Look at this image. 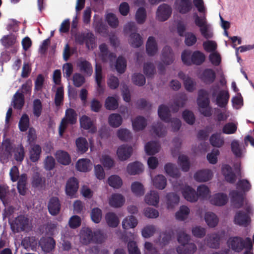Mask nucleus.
Masks as SVG:
<instances>
[{
  "instance_id": "obj_5",
  "label": "nucleus",
  "mask_w": 254,
  "mask_h": 254,
  "mask_svg": "<svg viewBox=\"0 0 254 254\" xmlns=\"http://www.w3.org/2000/svg\"><path fill=\"white\" fill-rule=\"evenodd\" d=\"M75 42L82 45L85 44L86 47L88 49H93L96 45V38L90 32L77 33L74 36Z\"/></svg>"
},
{
  "instance_id": "obj_38",
  "label": "nucleus",
  "mask_w": 254,
  "mask_h": 254,
  "mask_svg": "<svg viewBox=\"0 0 254 254\" xmlns=\"http://www.w3.org/2000/svg\"><path fill=\"white\" fill-rule=\"evenodd\" d=\"M187 97L185 95L179 96L175 101L173 104L171 106L170 108L174 113L177 112L180 107H183L186 104Z\"/></svg>"
},
{
  "instance_id": "obj_31",
  "label": "nucleus",
  "mask_w": 254,
  "mask_h": 254,
  "mask_svg": "<svg viewBox=\"0 0 254 254\" xmlns=\"http://www.w3.org/2000/svg\"><path fill=\"white\" fill-rule=\"evenodd\" d=\"M127 172L131 175L139 174L143 171V165L139 162L129 163L127 168Z\"/></svg>"
},
{
  "instance_id": "obj_44",
  "label": "nucleus",
  "mask_w": 254,
  "mask_h": 254,
  "mask_svg": "<svg viewBox=\"0 0 254 254\" xmlns=\"http://www.w3.org/2000/svg\"><path fill=\"white\" fill-rule=\"evenodd\" d=\"M166 199L167 207L169 209L173 208L175 205L179 203L180 201L179 196L174 192L168 193L166 195Z\"/></svg>"
},
{
  "instance_id": "obj_62",
  "label": "nucleus",
  "mask_w": 254,
  "mask_h": 254,
  "mask_svg": "<svg viewBox=\"0 0 254 254\" xmlns=\"http://www.w3.org/2000/svg\"><path fill=\"white\" fill-rule=\"evenodd\" d=\"M21 244L25 249L31 248L32 250L36 247L37 242L33 237H25L22 240Z\"/></svg>"
},
{
  "instance_id": "obj_48",
  "label": "nucleus",
  "mask_w": 254,
  "mask_h": 254,
  "mask_svg": "<svg viewBox=\"0 0 254 254\" xmlns=\"http://www.w3.org/2000/svg\"><path fill=\"white\" fill-rule=\"evenodd\" d=\"M123 119L119 114H112L108 118L109 124L113 127H118L121 125Z\"/></svg>"
},
{
  "instance_id": "obj_21",
  "label": "nucleus",
  "mask_w": 254,
  "mask_h": 254,
  "mask_svg": "<svg viewBox=\"0 0 254 254\" xmlns=\"http://www.w3.org/2000/svg\"><path fill=\"white\" fill-rule=\"evenodd\" d=\"M80 127L84 129H89L91 133H95L97 130L91 118L86 115L82 116L79 120Z\"/></svg>"
},
{
  "instance_id": "obj_41",
  "label": "nucleus",
  "mask_w": 254,
  "mask_h": 254,
  "mask_svg": "<svg viewBox=\"0 0 254 254\" xmlns=\"http://www.w3.org/2000/svg\"><path fill=\"white\" fill-rule=\"evenodd\" d=\"M56 158L58 162L64 165H67L71 162L69 155L64 151H58L56 153Z\"/></svg>"
},
{
  "instance_id": "obj_7",
  "label": "nucleus",
  "mask_w": 254,
  "mask_h": 254,
  "mask_svg": "<svg viewBox=\"0 0 254 254\" xmlns=\"http://www.w3.org/2000/svg\"><path fill=\"white\" fill-rule=\"evenodd\" d=\"M10 227L15 233L28 230L30 227L29 219L24 215H20L10 224Z\"/></svg>"
},
{
  "instance_id": "obj_9",
  "label": "nucleus",
  "mask_w": 254,
  "mask_h": 254,
  "mask_svg": "<svg viewBox=\"0 0 254 254\" xmlns=\"http://www.w3.org/2000/svg\"><path fill=\"white\" fill-rule=\"evenodd\" d=\"M61 209V203L59 198L56 196L51 197L48 203L49 213L52 216H56L60 212Z\"/></svg>"
},
{
  "instance_id": "obj_40",
  "label": "nucleus",
  "mask_w": 254,
  "mask_h": 254,
  "mask_svg": "<svg viewBox=\"0 0 254 254\" xmlns=\"http://www.w3.org/2000/svg\"><path fill=\"white\" fill-rule=\"evenodd\" d=\"M164 169L166 173L171 177L178 178L180 176V171L175 164L171 163H167L165 165Z\"/></svg>"
},
{
  "instance_id": "obj_61",
  "label": "nucleus",
  "mask_w": 254,
  "mask_h": 254,
  "mask_svg": "<svg viewBox=\"0 0 254 254\" xmlns=\"http://www.w3.org/2000/svg\"><path fill=\"white\" fill-rule=\"evenodd\" d=\"M29 126V117L26 114H23L19 122V128L20 131H25L27 130Z\"/></svg>"
},
{
  "instance_id": "obj_58",
  "label": "nucleus",
  "mask_w": 254,
  "mask_h": 254,
  "mask_svg": "<svg viewBox=\"0 0 254 254\" xmlns=\"http://www.w3.org/2000/svg\"><path fill=\"white\" fill-rule=\"evenodd\" d=\"M108 182L110 186L116 189L120 188L123 184L122 179L117 175L111 176L108 178Z\"/></svg>"
},
{
  "instance_id": "obj_43",
  "label": "nucleus",
  "mask_w": 254,
  "mask_h": 254,
  "mask_svg": "<svg viewBox=\"0 0 254 254\" xmlns=\"http://www.w3.org/2000/svg\"><path fill=\"white\" fill-rule=\"evenodd\" d=\"M105 219L108 225L110 227L116 228L120 223L119 219L114 212H108L105 215Z\"/></svg>"
},
{
  "instance_id": "obj_64",
  "label": "nucleus",
  "mask_w": 254,
  "mask_h": 254,
  "mask_svg": "<svg viewBox=\"0 0 254 254\" xmlns=\"http://www.w3.org/2000/svg\"><path fill=\"white\" fill-rule=\"evenodd\" d=\"M237 129V125L233 123H228L226 124L223 127L222 132L224 134H231L235 133Z\"/></svg>"
},
{
  "instance_id": "obj_30",
  "label": "nucleus",
  "mask_w": 254,
  "mask_h": 254,
  "mask_svg": "<svg viewBox=\"0 0 254 254\" xmlns=\"http://www.w3.org/2000/svg\"><path fill=\"white\" fill-rule=\"evenodd\" d=\"M92 164L89 159H81L76 164V168L80 172H86L92 168Z\"/></svg>"
},
{
  "instance_id": "obj_8",
  "label": "nucleus",
  "mask_w": 254,
  "mask_h": 254,
  "mask_svg": "<svg viewBox=\"0 0 254 254\" xmlns=\"http://www.w3.org/2000/svg\"><path fill=\"white\" fill-rule=\"evenodd\" d=\"M251 222V218L249 214L243 210H239L234 216V222L235 224L247 227Z\"/></svg>"
},
{
  "instance_id": "obj_36",
  "label": "nucleus",
  "mask_w": 254,
  "mask_h": 254,
  "mask_svg": "<svg viewBox=\"0 0 254 254\" xmlns=\"http://www.w3.org/2000/svg\"><path fill=\"white\" fill-rule=\"evenodd\" d=\"M160 145L157 141H151L148 142L145 145V150L148 155H153L158 152Z\"/></svg>"
},
{
  "instance_id": "obj_1",
  "label": "nucleus",
  "mask_w": 254,
  "mask_h": 254,
  "mask_svg": "<svg viewBox=\"0 0 254 254\" xmlns=\"http://www.w3.org/2000/svg\"><path fill=\"white\" fill-rule=\"evenodd\" d=\"M183 63L187 65L192 64L200 65L205 61L206 57L203 53L199 51H195L193 53L190 50H184L181 55Z\"/></svg>"
},
{
  "instance_id": "obj_26",
  "label": "nucleus",
  "mask_w": 254,
  "mask_h": 254,
  "mask_svg": "<svg viewBox=\"0 0 254 254\" xmlns=\"http://www.w3.org/2000/svg\"><path fill=\"white\" fill-rule=\"evenodd\" d=\"M212 176L211 171L209 170H202L196 172L194 175L195 180L199 182H207Z\"/></svg>"
},
{
  "instance_id": "obj_50",
  "label": "nucleus",
  "mask_w": 254,
  "mask_h": 254,
  "mask_svg": "<svg viewBox=\"0 0 254 254\" xmlns=\"http://www.w3.org/2000/svg\"><path fill=\"white\" fill-rule=\"evenodd\" d=\"M2 146L3 150L2 157H4V158L8 159L11 155V151L12 149V146L10 139L6 138L4 140L2 143Z\"/></svg>"
},
{
  "instance_id": "obj_27",
  "label": "nucleus",
  "mask_w": 254,
  "mask_h": 254,
  "mask_svg": "<svg viewBox=\"0 0 254 254\" xmlns=\"http://www.w3.org/2000/svg\"><path fill=\"white\" fill-rule=\"evenodd\" d=\"M146 51L148 55L150 56L155 55L157 52V44L153 36H150L148 38L146 44Z\"/></svg>"
},
{
  "instance_id": "obj_46",
  "label": "nucleus",
  "mask_w": 254,
  "mask_h": 254,
  "mask_svg": "<svg viewBox=\"0 0 254 254\" xmlns=\"http://www.w3.org/2000/svg\"><path fill=\"white\" fill-rule=\"evenodd\" d=\"M205 221L210 227H215L218 223L217 216L213 212H208L205 214Z\"/></svg>"
},
{
  "instance_id": "obj_29",
  "label": "nucleus",
  "mask_w": 254,
  "mask_h": 254,
  "mask_svg": "<svg viewBox=\"0 0 254 254\" xmlns=\"http://www.w3.org/2000/svg\"><path fill=\"white\" fill-rule=\"evenodd\" d=\"M80 71L85 75L90 76L93 72V68L91 64L86 60L81 61L77 64Z\"/></svg>"
},
{
  "instance_id": "obj_6",
  "label": "nucleus",
  "mask_w": 254,
  "mask_h": 254,
  "mask_svg": "<svg viewBox=\"0 0 254 254\" xmlns=\"http://www.w3.org/2000/svg\"><path fill=\"white\" fill-rule=\"evenodd\" d=\"M193 16L195 24L200 28V31L202 36L206 39H210L213 37V33L208 30L206 15L203 14L199 17L197 13H194Z\"/></svg>"
},
{
  "instance_id": "obj_25",
  "label": "nucleus",
  "mask_w": 254,
  "mask_h": 254,
  "mask_svg": "<svg viewBox=\"0 0 254 254\" xmlns=\"http://www.w3.org/2000/svg\"><path fill=\"white\" fill-rule=\"evenodd\" d=\"M196 250V245L192 243L181 245L177 248L178 254H193Z\"/></svg>"
},
{
  "instance_id": "obj_49",
  "label": "nucleus",
  "mask_w": 254,
  "mask_h": 254,
  "mask_svg": "<svg viewBox=\"0 0 254 254\" xmlns=\"http://www.w3.org/2000/svg\"><path fill=\"white\" fill-rule=\"evenodd\" d=\"M209 141L213 146L216 147H221L224 143L223 138L218 133L212 134L210 137Z\"/></svg>"
},
{
  "instance_id": "obj_47",
  "label": "nucleus",
  "mask_w": 254,
  "mask_h": 254,
  "mask_svg": "<svg viewBox=\"0 0 254 254\" xmlns=\"http://www.w3.org/2000/svg\"><path fill=\"white\" fill-rule=\"evenodd\" d=\"M129 37V43L132 47L138 48L143 43L142 38L138 33L133 32L130 34Z\"/></svg>"
},
{
  "instance_id": "obj_13",
  "label": "nucleus",
  "mask_w": 254,
  "mask_h": 254,
  "mask_svg": "<svg viewBox=\"0 0 254 254\" xmlns=\"http://www.w3.org/2000/svg\"><path fill=\"white\" fill-rule=\"evenodd\" d=\"M199 78L205 84H210L215 81L216 73L212 69L206 68L200 75Z\"/></svg>"
},
{
  "instance_id": "obj_37",
  "label": "nucleus",
  "mask_w": 254,
  "mask_h": 254,
  "mask_svg": "<svg viewBox=\"0 0 254 254\" xmlns=\"http://www.w3.org/2000/svg\"><path fill=\"white\" fill-rule=\"evenodd\" d=\"M158 114L160 119L166 123H169L170 120V110L169 108L164 105L159 106Z\"/></svg>"
},
{
  "instance_id": "obj_35",
  "label": "nucleus",
  "mask_w": 254,
  "mask_h": 254,
  "mask_svg": "<svg viewBox=\"0 0 254 254\" xmlns=\"http://www.w3.org/2000/svg\"><path fill=\"white\" fill-rule=\"evenodd\" d=\"M125 201V198L122 194L114 193L109 200V204L112 207H120L124 204Z\"/></svg>"
},
{
  "instance_id": "obj_33",
  "label": "nucleus",
  "mask_w": 254,
  "mask_h": 254,
  "mask_svg": "<svg viewBox=\"0 0 254 254\" xmlns=\"http://www.w3.org/2000/svg\"><path fill=\"white\" fill-rule=\"evenodd\" d=\"M17 190L20 194L25 195L26 192V184L27 181V175L24 173L22 174L18 179Z\"/></svg>"
},
{
  "instance_id": "obj_54",
  "label": "nucleus",
  "mask_w": 254,
  "mask_h": 254,
  "mask_svg": "<svg viewBox=\"0 0 254 254\" xmlns=\"http://www.w3.org/2000/svg\"><path fill=\"white\" fill-rule=\"evenodd\" d=\"M190 213V209L188 207L182 205L180 209L175 214L176 218L177 220L183 221L185 220Z\"/></svg>"
},
{
  "instance_id": "obj_20",
  "label": "nucleus",
  "mask_w": 254,
  "mask_h": 254,
  "mask_svg": "<svg viewBox=\"0 0 254 254\" xmlns=\"http://www.w3.org/2000/svg\"><path fill=\"white\" fill-rule=\"evenodd\" d=\"M208 93L204 89H200L198 91L197 103L199 108H205L209 106L210 100L208 97Z\"/></svg>"
},
{
  "instance_id": "obj_2",
  "label": "nucleus",
  "mask_w": 254,
  "mask_h": 254,
  "mask_svg": "<svg viewBox=\"0 0 254 254\" xmlns=\"http://www.w3.org/2000/svg\"><path fill=\"white\" fill-rule=\"evenodd\" d=\"M81 239L83 244L88 245L93 243L101 244L103 242L105 237L100 230L92 232L89 228H84L81 231Z\"/></svg>"
},
{
  "instance_id": "obj_18",
  "label": "nucleus",
  "mask_w": 254,
  "mask_h": 254,
  "mask_svg": "<svg viewBox=\"0 0 254 254\" xmlns=\"http://www.w3.org/2000/svg\"><path fill=\"white\" fill-rule=\"evenodd\" d=\"M175 4L177 10L181 14H186L192 9L191 0H176Z\"/></svg>"
},
{
  "instance_id": "obj_15",
  "label": "nucleus",
  "mask_w": 254,
  "mask_h": 254,
  "mask_svg": "<svg viewBox=\"0 0 254 254\" xmlns=\"http://www.w3.org/2000/svg\"><path fill=\"white\" fill-rule=\"evenodd\" d=\"M132 152V148L131 146L123 144L118 148L117 154L120 160L124 161L130 157Z\"/></svg>"
},
{
  "instance_id": "obj_56",
  "label": "nucleus",
  "mask_w": 254,
  "mask_h": 254,
  "mask_svg": "<svg viewBox=\"0 0 254 254\" xmlns=\"http://www.w3.org/2000/svg\"><path fill=\"white\" fill-rule=\"evenodd\" d=\"M178 164L181 167L182 170L184 172H188L190 170V163L188 157L185 155H181L178 157Z\"/></svg>"
},
{
  "instance_id": "obj_4",
  "label": "nucleus",
  "mask_w": 254,
  "mask_h": 254,
  "mask_svg": "<svg viewBox=\"0 0 254 254\" xmlns=\"http://www.w3.org/2000/svg\"><path fill=\"white\" fill-rule=\"evenodd\" d=\"M77 119V114L75 111L72 108H68L65 112V116L62 119L59 127V133L60 136H62L68 124L74 125L76 124Z\"/></svg>"
},
{
  "instance_id": "obj_19",
  "label": "nucleus",
  "mask_w": 254,
  "mask_h": 254,
  "mask_svg": "<svg viewBox=\"0 0 254 254\" xmlns=\"http://www.w3.org/2000/svg\"><path fill=\"white\" fill-rule=\"evenodd\" d=\"M46 179L43 177L41 174L38 172H35L32 177L31 186L32 187L39 190L42 189L45 186Z\"/></svg>"
},
{
  "instance_id": "obj_16",
  "label": "nucleus",
  "mask_w": 254,
  "mask_h": 254,
  "mask_svg": "<svg viewBox=\"0 0 254 254\" xmlns=\"http://www.w3.org/2000/svg\"><path fill=\"white\" fill-rule=\"evenodd\" d=\"M230 94L227 90H222L219 92L216 98V102L220 108H225L229 102Z\"/></svg>"
},
{
  "instance_id": "obj_63",
  "label": "nucleus",
  "mask_w": 254,
  "mask_h": 254,
  "mask_svg": "<svg viewBox=\"0 0 254 254\" xmlns=\"http://www.w3.org/2000/svg\"><path fill=\"white\" fill-rule=\"evenodd\" d=\"M105 106L108 110H114L118 107V103L115 97H108L106 99Z\"/></svg>"
},
{
  "instance_id": "obj_3",
  "label": "nucleus",
  "mask_w": 254,
  "mask_h": 254,
  "mask_svg": "<svg viewBox=\"0 0 254 254\" xmlns=\"http://www.w3.org/2000/svg\"><path fill=\"white\" fill-rule=\"evenodd\" d=\"M228 247L236 253L241 252L244 249H253V245L251 239L247 237L244 240L239 236L231 237L227 242Z\"/></svg>"
},
{
  "instance_id": "obj_34",
  "label": "nucleus",
  "mask_w": 254,
  "mask_h": 254,
  "mask_svg": "<svg viewBox=\"0 0 254 254\" xmlns=\"http://www.w3.org/2000/svg\"><path fill=\"white\" fill-rule=\"evenodd\" d=\"M159 196L157 191L151 190L145 197V201L149 205L157 206L159 203Z\"/></svg>"
},
{
  "instance_id": "obj_60",
  "label": "nucleus",
  "mask_w": 254,
  "mask_h": 254,
  "mask_svg": "<svg viewBox=\"0 0 254 254\" xmlns=\"http://www.w3.org/2000/svg\"><path fill=\"white\" fill-rule=\"evenodd\" d=\"M25 150L22 144L16 147L14 150V159L17 162H21L25 157Z\"/></svg>"
},
{
  "instance_id": "obj_55",
  "label": "nucleus",
  "mask_w": 254,
  "mask_h": 254,
  "mask_svg": "<svg viewBox=\"0 0 254 254\" xmlns=\"http://www.w3.org/2000/svg\"><path fill=\"white\" fill-rule=\"evenodd\" d=\"M127 67V61L123 56H119L116 62L115 67L117 71L122 74L125 72Z\"/></svg>"
},
{
  "instance_id": "obj_17",
  "label": "nucleus",
  "mask_w": 254,
  "mask_h": 254,
  "mask_svg": "<svg viewBox=\"0 0 254 254\" xmlns=\"http://www.w3.org/2000/svg\"><path fill=\"white\" fill-rule=\"evenodd\" d=\"M222 173L227 182L230 184H234L236 181V175L229 165L225 164L222 166Z\"/></svg>"
},
{
  "instance_id": "obj_24",
  "label": "nucleus",
  "mask_w": 254,
  "mask_h": 254,
  "mask_svg": "<svg viewBox=\"0 0 254 254\" xmlns=\"http://www.w3.org/2000/svg\"><path fill=\"white\" fill-rule=\"evenodd\" d=\"M231 202L236 208H241L244 204V197L243 194L237 191L233 190L231 192Z\"/></svg>"
},
{
  "instance_id": "obj_28",
  "label": "nucleus",
  "mask_w": 254,
  "mask_h": 254,
  "mask_svg": "<svg viewBox=\"0 0 254 254\" xmlns=\"http://www.w3.org/2000/svg\"><path fill=\"white\" fill-rule=\"evenodd\" d=\"M42 153L41 147L38 144L31 145L29 149V158L33 162H37Z\"/></svg>"
},
{
  "instance_id": "obj_52",
  "label": "nucleus",
  "mask_w": 254,
  "mask_h": 254,
  "mask_svg": "<svg viewBox=\"0 0 254 254\" xmlns=\"http://www.w3.org/2000/svg\"><path fill=\"white\" fill-rule=\"evenodd\" d=\"M75 143L78 152L83 153L87 151L88 144L85 138L78 137L76 139Z\"/></svg>"
},
{
  "instance_id": "obj_57",
  "label": "nucleus",
  "mask_w": 254,
  "mask_h": 254,
  "mask_svg": "<svg viewBox=\"0 0 254 254\" xmlns=\"http://www.w3.org/2000/svg\"><path fill=\"white\" fill-rule=\"evenodd\" d=\"M146 18V11L144 7H139L135 13V20L138 24L144 23Z\"/></svg>"
},
{
  "instance_id": "obj_53",
  "label": "nucleus",
  "mask_w": 254,
  "mask_h": 254,
  "mask_svg": "<svg viewBox=\"0 0 254 254\" xmlns=\"http://www.w3.org/2000/svg\"><path fill=\"white\" fill-rule=\"evenodd\" d=\"M154 187L159 190L164 189L167 185V180L162 175H158L153 180Z\"/></svg>"
},
{
  "instance_id": "obj_11",
  "label": "nucleus",
  "mask_w": 254,
  "mask_h": 254,
  "mask_svg": "<svg viewBox=\"0 0 254 254\" xmlns=\"http://www.w3.org/2000/svg\"><path fill=\"white\" fill-rule=\"evenodd\" d=\"M39 245L43 251L46 253H50L55 248L56 242L51 237H43L39 242Z\"/></svg>"
},
{
  "instance_id": "obj_23",
  "label": "nucleus",
  "mask_w": 254,
  "mask_h": 254,
  "mask_svg": "<svg viewBox=\"0 0 254 254\" xmlns=\"http://www.w3.org/2000/svg\"><path fill=\"white\" fill-rule=\"evenodd\" d=\"M184 198L190 202H195L198 200V195L195 190L190 186H186L182 190Z\"/></svg>"
},
{
  "instance_id": "obj_22",
  "label": "nucleus",
  "mask_w": 254,
  "mask_h": 254,
  "mask_svg": "<svg viewBox=\"0 0 254 254\" xmlns=\"http://www.w3.org/2000/svg\"><path fill=\"white\" fill-rule=\"evenodd\" d=\"M161 60L165 64L170 65L174 61V54L172 48L168 46H165L162 50Z\"/></svg>"
},
{
  "instance_id": "obj_45",
  "label": "nucleus",
  "mask_w": 254,
  "mask_h": 254,
  "mask_svg": "<svg viewBox=\"0 0 254 254\" xmlns=\"http://www.w3.org/2000/svg\"><path fill=\"white\" fill-rule=\"evenodd\" d=\"M12 102L14 109L21 110L24 104V96L23 94L17 92L13 96Z\"/></svg>"
},
{
  "instance_id": "obj_59",
  "label": "nucleus",
  "mask_w": 254,
  "mask_h": 254,
  "mask_svg": "<svg viewBox=\"0 0 254 254\" xmlns=\"http://www.w3.org/2000/svg\"><path fill=\"white\" fill-rule=\"evenodd\" d=\"M64 97V91L63 87H58L57 89L55 97V104L56 106L59 107L63 104Z\"/></svg>"
},
{
  "instance_id": "obj_42",
  "label": "nucleus",
  "mask_w": 254,
  "mask_h": 254,
  "mask_svg": "<svg viewBox=\"0 0 254 254\" xmlns=\"http://www.w3.org/2000/svg\"><path fill=\"white\" fill-rule=\"evenodd\" d=\"M151 128L153 133L158 137L165 136L167 132L166 127L159 122L153 125Z\"/></svg>"
},
{
  "instance_id": "obj_14",
  "label": "nucleus",
  "mask_w": 254,
  "mask_h": 254,
  "mask_svg": "<svg viewBox=\"0 0 254 254\" xmlns=\"http://www.w3.org/2000/svg\"><path fill=\"white\" fill-rule=\"evenodd\" d=\"M78 186L77 179L74 177L70 178L66 184L65 192L66 194L72 196L77 191Z\"/></svg>"
},
{
  "instance_id": "obj_12",
  "label": "nucleus",
  "mask_w": 254,
  "mask_h": 254,
  "mask_svg": "<svg viewBox=\"0 0 254 254\" xmlns=\"http://www.w3.org/2000/svg\"><path fill=\"white\" fill-rule=\"evenodd\" d=\"M228 201L227 195L223 192H218L213 195L210 199V203L215 206H222Z\"/></svg>"
},
{
  "instance_id": "obj_39",
  "label": "nucleus",
  "mask_w": 254,
  "mask_h": 254,
  "mask_svg": "<svg viewBox=\"0 0 254 254\" xmlns=\"http://www.w3.org/2000/svg\"><path fill=\"white\" fill-rule=\"evenodd\" d=\"M132 127L135 131L143 130L147 125L146 119L142 116L137 117L132 122Z\"/></svg>"
},
{
  "instance_id": "obj_51",
  "label": "nucleus",
  "mask_w": 254,
  "mask_h": 254,
  "mask_svg": "<svg viewBox=\"0 0 254 254\" xmlns=\"http://www.w3.org/2000/svg\"><path fill=\"white\" fill-rule=\"evenodd\" d=\"M137 220L132 215L126 217L122 222V227L124 229L133 228L137 225Z\"/></svg>"
},
{
  "instance_id": "obj_10",
  "label": "nucleus",
  "mask_w": 254,
  "mask_h": 254,
  "mask_svg": "<svg viewBox=\"0 0 254 254\" xmlns=\"http://www.w3.org/2000/svg\"><path fill=\"white\" fill-rule=\"evenodd\" d=\"M171 14V7L165 3L159 5L156 12L157 17L161 21H165L167 20Z\"/></svg>"
},
{
  "instance_id": "obj_32",
  "label": "nucleus",
  "mask_w": 254,
  "mask_h": 254,
  "mask_svg": "<svg viewBox=\"0 0 254 254\" xmlns=\"http://www.w3.org/2000/svg\"><path fill=\"white\" fill-rule=\"evenodd\" d=\"M206 241L209 247L213 249H218L220 245V237L218 234H211L207 235Z\"/></svg>"
}]
</instances>
